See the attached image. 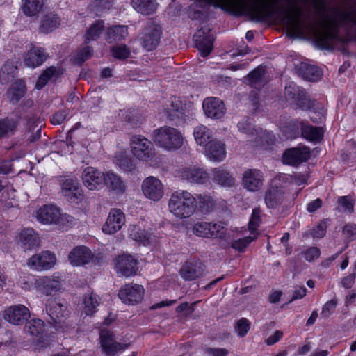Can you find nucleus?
Returning <instances> with one entry per match:
<instances>
[{
  "label": "nucleus",
  "instance_id": "obj_32",
  "mask_svg": "<svg viewBox=\"0 0 356 356\" xmlns=\"http://www.w3.org/2000/svg\"><path fill=\"white\" fill-rule=\"evenodd\" d=\"M62 193L68 200L74 201L81 196V190L76 179H65L62 184Z\"/></svg>",
  "mask_w": 356,
  "mask_h": 356
},
{
  "label": "nucleus",
  "instance_id": "obj_36",
  "mask_svg": "<svg viewBox=\"0 0 356 356\" xmlns=\"http://www.w3.org/2000/svg\"><path fill=\"white\" fill-rule=\"evenodd\" d=\"M129 35L128 26L124 25H115L106 31V40L109 43L122 41L124 40Z\"/></svg>",
  "mask_w": 356,
  "mask_h": 356
},
{
  "label": "nucleus",
  "instance_id": "obj_22",
  "mask_svg": "<svg viewBox=\"0 0 356 356\" xmlns=\"http://www.w3.org/2000/svg\"><path fill=\"white\" fill-rule=\"evenodd\" d=\"M205 115L211 118L219 119L225 113V106L222 100L217 97H207L202 104Z\"/></svg>",
  "mask_w": 356,
  "mask_h": 356
},
{
  "label": "nucleus",
  "instance_id": "obj_19",
  "mask_svg": "<svg viewBox=\"0 0 356 356\" xmlns=\"http://www.w3.org/2000/svg\"><path fill=\"white\" fill-rule=\"evenodd\" d=\"M56 258L54 253L44 251L40 254L32 256L28 261V265L37 270L51 269L56 264Z\"/></svg>",
  "mask_w": 356,
  "mask_h": 356
},
{
  "label": "nucleus",
  "instance_id": "obj_53",
  "mask_svg": "<svg viewBox=\"0 0 356 356\" xmlns=\"http://www.w3.org/2000/svg\"><path fill=\"white\" fill-rule=\"evenodd\" d=\"M257 237V235L249 236L244 237L243 238H239L238 240H235L232 243V248L238 250L239 252H242L244 249Z\"/></svg>",
  "mask_w": 356,
  "mask_h": 356
},
{
  "label": "nucleus",
  "instance_id": "obj_12",
  "mask_svg": "<svg viewBox=\"0 0 356 356\" xmlns=\"http://www.w3.org/2000/svg\"><path fill=\"white\" fill-rule=\"evenodd\" d=\"M195 47L203 57H207L213 50L214 36L209 27L199 29L194 35Z\"/></svg>",
  "mask_w": 356,
  "mask_h": 356
},
{
  "label": "nucleus",
  "instance_id": "obj_41",
  "mask_svg": "<svg viewBox=\"0 0 356 356\" xmlns=\"http://www.w3.org/2000/svg\"><path fill=\"white\" fill-rule=\"evenodd\" d=\"M212 179L223 186H232L235 184L234 177L226 170L220 168L213 170Z\"/></svg>",
  "mask_w": 356,
  "mask_h": 356
},
{
  "label": "nucleus",
  "instance_id": "obj_63",
  "mask_svg": "<svg viewBox=\"0 0 356 356\" xmlns=\"http://www.w3.org/2000/svg\"><path fill=\"white\" fill-rule=\"evenodd\" d=\"M343 234L350 241L356 238V225L350 223L344 226L343 228Z\"/></svg>",
  "mask_w": 356,
  "mask_h": 356
},
{
  "label": "nucleus",
  "instance_id": "obj_42",
  "mask_svg": "<svg viewBox=\"0 0 356 356\" xmlns=\"http://www.w3.org/2000/svg\"><path fill=\"white\" fill-rule=\"evenodd\" d=\"M265 70L259 66L249 73L247 76L248 83L255 88H260L265 84L264 81Z\"/></svg>",
  "mask_w": 356,
  "mask_h": 356
},
{
  "label": "nucleus",
  "instance_id": "obj_39",
  "mask_svg": "<svg viewBox=\"0 0 356 356\" xmlns=\"http://www.w3.org/2000/svg\"><path fill=\"white\" fill-rule=\"evenodd\" d=\"M24 330L26 333L38 337L40 340L43 337L44 323L40 319H32L26 323Z\"/></svg>",
  "mask_w": 356,
  "mask_h": 356
},
{
  "label": "nucleus",
  "instance_id": "obj_14",
  "mask_svg": "<svg viewBox=\"0 0 356 356\" xmlns=\"http://www.w3.org/2000/svg\"><path fill=\"white\" fill-rule=\"evenodd\" d=\"M144 288L138 284H129L121 288L118 293L120 299L125 304L135 305L141 302L144 295Z\"/></svg>",
  "mask_w": 356,
  "mask_h": 356
},
{
  "label": "nucleus",
  "instance_id": "obj_7",
  "mask_svg": "<svg viewBox=\"0 0 356 356\" xmlns=\"http://www.w3.org/2000/svg\"><path fill=\"white\" fill-rule=\"evenodd\" d=\"M193 105L184 102L179 97L172 96L163 105V115L172 121L186 120L193 115ZM179 123V122H178Z\"/></svg>",
  "mask_w": 356,
  "mask_h": 356
},
{
  "label": "nucleus",
  "instance_id": "obj_20",
  "mask_svg": "<svg viewBox=\"0 0 356 356\" xmlns=\"http://www.w3.org/2000/svg\"><path fill=\"white\" fill-rule=\"evenodd\" d=\"M104 173L93 167H87L82 172V181L89 190L94 191L103 185Z\"/></svg>",
  "mask_w": 356,
  "mask_h": 356
},
{
  "label": "nucleus",
  "instance_id": "obj_4",
  "mask_svg": "<svg viewBox=\"0 0 356 356\" xmlns=\"http://www.w3.org/2000/svg\"><path fill=\"white\" fill-rule=\"evenodd\" d=\"M130 148L134 156L139 161L149 163L154 167L161 163L154 144L147 138L140 135L133 136L130 139Z\"/></svg>",
  "mask_w": 356,
  "mask_h": 356
},
{
  "label": "nucleus",
  "instance_id": "obj_35",
  "mask_svg": "<svg viewBox=\"0 0 356 356\" xmlns=\"http://www.w3.org/2000/svg\"><path fill=\"white\" fill-rule=\"evenodd\" d=\"M302 136L311 142H318L323 136V130L321 127H314L303 122H300Z\"/></svg>",
  "mask_w": 356,
  "mask_h": 356
},
{
  "label": "nucleus",
  "instance_id": "obj_34",
  "mask_svg": "<svg viewBox=\"0 0 356 356\" xmlns=\"http://www.w3.org/2000/svg\"><path fill=\"white\" fill-rule=\"evenodd\" d=\"M297 70L300 76L309 81H316L322 75L321 70L318 67L305 63H302L297 66Z\"/></svg>",
  "mask_w": 356,
  "mask_h": 356
},
{
  "label": "nucleus",
  "instance_id": "obj_43",
  "mask_svg": "<svg viewBox=\"0 0 356 356\" xmlns=\"http://www.w3.org/2000/svg\"><path fill=\"white\" fill-rule=\"evenodd\" d=\"M18 125L15 119L6 118L0 120V138L13 135Z\"/></svg>",
  "mask_w": 356,
  "mask_h": 356
},
{
  "label": "nucleus",
  "instance_id": "obj_62",
  "mask_svg": "<svg viewBox=\"0 0 356 356\" xmlns=\"http://www.w3.org/2000/svg\"><path fill=\"white\" fill-rule=\"evenodd\" d=\"M238 130L249 135H253L256 130L254 129L252 124L247 120H241L237 124Z\"/></svg>",
  "mask_w": 356,
  "mask_h": 356
},
{
  "label": "nucleus",
  "instance_id": "obj_45",
  "mask_svg": "<svg viewBox=\"0 0 356 356\" xmlns=\"http://www.w3.org/2000/svg\"><path fill=\"white\" fill-rule=\"evenodd\" d=\"M104 29V22L98 20L92 24L86 31L85 35V43L88 44L92 40H95L101 35Z\"/></svg>",
  "mask_w": 356,
  "mask_h": 356
},
{
  "label": "nucleus",
  "instance_id": "obj_18",
  "mask_svg": "<svg viewBox=\"0 0 356 356\" xmlns=\"http://www.w3.org/2000/svg\"><path fill=\"white\" fill-rule=\"evenodd\" d=\"M30 317L29 309L24 305L10 306L3 312V318L13 325L24 323Z\"/></svg>",
  "mask_w": 356,
  "mask_h": 356
},
{
  "label": "nucleus",
  "instance_id": "obj_55",
  "mask_svg": "<svg viewBox=\"0 0 356 356\" xmlns=\"http://www.w3.org/2000/svg\"><path fill=\"white\" fill-rule=\"evenodd\" d=\"M302 90H300L295 84L290 83L285 87L284 95L288 100H291L294 102Z\"/></svg>",
  "mask_w": 356,
  "mask_h": 356
},
{
  "label": "nucleus",
  "instance_id": "obj_26",
  "mask_svg": "<svg viewBox=\"0 0 356 356\" xmlns=\"http://www.w3.org/2000/svg\"><path fill=\"white\" fill-rule=\"evenodd\" d=\"M204 265L200 261H186L180 270L181 276L186 280H193L203 275Z\"/></svg>",
  "mask_w": 356,
  "mask_h": 356
},
{
  "label": "nucleus",
  "instance_id": "obj_49",
  "mask_svg": "<svg viewBox=\"0 0 356 356\" xmlns=\"http://www.w3.org/2000/svg\"><path fill=\"white\" fill-rule=\"evenodd\" d=\"M116 163L124 170L131 171L134 168L131 159L126 152H120L116 155Z\"/></svg>",
  "mask_w": 356,
  "mask_h": 356
},
{
  "label": "nucleus",
  "instance_id": "obj_24",
  "mask_svg": "<svg viewBox=\"0 0 356 356\" xmlns=\"http://www.w3.org/2000/svg\"><path fill=\"white\" fill-rule=\"evenodd\" d=\"M179 177L189 183L203 184L208 180L207 173L200 168L184 167L178 170Z\"/></svg>",
  "mask_w": 356,
  "mask_h": 356
},
{
  "label": "nucleus",
  "instance_id": "obj_38",
  "mask_svg": "<svg viewBox=\"0 0 356 356\" xmlns=\"http://www.w3.org/2000/svg\"><path fill=\"white\" fill-rule=\"evenodd\" d=\"M155 0H132L133 8L143 15H150L156 9Z\"/></svg>",
  "mask_w": 356,
  "mask_h": 356
},
{
  "label": "nucleus",
  "instance_id": "obj_13",
  "mask_svg": "<svg viewBox=\"0 0 356 356\" xmlns=\"http://www.w3.org/2000/svg\"><path fill=\"white\" fill-rule=\"evenodd\" d=\"M161 31L159 25L148 22L141 37V44L147 51L154 49L160 42Z\"/></svg>",
  "mask_w": 356,
  "mask_h": 356
},
{
  "label": "nucleus",
  "instance_id": "obj_3",
  "mask_svg": "<svg viewBox=\"0 0 356 356\" xmlns=\"http://www.w3.org/2000/svg\"><path fill=\"white\" fill-rule=\"evenodd\" d=\"M168 209L177 218H189L196 210L195 197L185 190L176 191L169 198Z\"/></svg>",
  "mask_w": 356,
  "mask_h": 356
},
{
  "label": "nucleus",
  "instance_id": "obj_46",
  "mask_svg": "<svg viewBox=\"0 0 356 356\" xmlns=\"http://www.w3.org/2000/svg\"><path fill=\"white\" fill-rule=\"evenodd\" d=\"M43 4V0H24L22 11L27 16H34L40 11Z\"/></svg>",
  "mask_w": 356,
  "mask_h": 356
},
{
  "label": "nucleus",
  "instance_id": "obj_59",
  "mask_svg": "<svg viewBox=\"0 0 356 356\" xmlns=\"http://www.w3.org/2000/svg\"><path fill=\"white\" fill-rule=\"evenodd\" d=\"M339 206L342 208V210L346 212L352 213L353 211L354 203L351 198L348 196L341 197L339 200Z\"/></svg>",
  "mask_w": 356,
  "mask_h": 356
},
{
  "label": "nucleus",
  "instance_id": "obj_30",
  "mask_svg": "<svg viewBox=\"0 0 356 356\" xmlns=\"http://www.w3.org/2000/svg\"><path fill=\"white\" fill-rule=\"evenodd\" d=\"M104 182L109 190L116 194L123 193L126 190V186L122 178L113 172L108 171L104 173Z\"/></svg>",
  "mask_w": 356,
  "mask_h": 356
},
{
  "label": "nucleus",
  "instance_id": "obj_1",
  "mask_svg": "<svg viewBox=\"0 0 356 356\" xmlns=\"http://www.w3.org/2000/svg\"><path fill=\"white\" fill-rule=\"evenodd\" d=\"M312 1L316 14L321 17L320 20L308 22L310 15L307 13L304 16L305 20L301 21L302 8L289 1L291 3L285 12L284 23L293 35H299L307 31L313 34L323 47L330 48L337 38L340 26L348 23L356 24V0H343L341 8H335L332 17L324 15V0Z\"/></svg>",
  "mask_w": 356,
  "mask_h": 356
},
{
  "label": "nucleus",
  "instance_id": "obj_25",
  "mask_svg": "<svg viewBox=\"0 0 356 356\" xmlns=\"http://www.w3.org/2000/svg\"><path fill=\"white\" fill-rule=\"evenodd\" d=\"M93 257L91 250L86 246L74 248L68 255L70 262L74 266L88 264Z\"/></svg>",
  "mask_w": 356,
  "mask_h": 356
},
{
  "label": "nucleus",
  "instance_id": "obj_21",
  "mask_svg": "<svg viewBox=\"0 0 356 356\" xmlns=\"http://www.w3.org/2000/svg\"><path fill=\"white\" fill-rule=\"evenodd\" d=\"M125 222L124 213L119 209H112L109 212L106 222L103 225L104 233L112 234L119 231Z\"/></svg>",
  "mask_w": 356,
  "mask_h": 356
},
{
  "label": "nucleus",
  "instance_id": "obj_33",
  "mask_svg": "<svg viewBox=\"0 0 356 356\" xmlns=\"http://www.w3.org/2000/svg\"><path fill=\"white\" fill-rule=\"evenodd\" d=\"M19 241L24 250H31L39 244V237L33 229L26 228L21 231Z\"/></svg>",
  "mask_w": 356,
  "mask_h": 356
},
{
  "label": "nucleus",
  "instance_id": "obj_29",
  "mask_svg": "<svg viewBox=\"0 0 356 356\" xmlns=\"http://www.w3.org/2000/svg\"><path fill=\"white\" fill-rule=\"evenodd\" d=\"M60 22V17L57 14L49 13L42 17L38 30L40 33L48 34L58 29Z\"/></svg>",
  "mask_w": 356,
  "mask_h": 356
},
{
  "label": "nucleus",
  "instance_id": "obj_31",
  "mask_svg": "<svg viewBox=\"0 0 356 356\" xmlns=\"http://www.w3.org/2000/svg\"><path fill=\"white\" fill-rule=\"evenodd\" d=\"M284 190L282 186H271L266 193L265 203L268 208H277L284 200Z\"/></svg>",
  "mask_w": 356,
  "mask_h": 356
},
{
  "label": "nucleus",
  "instance_id": "obj_50",
  "mask_svg": "<svg viewBox=\"0 0 356 356\" xmlns=\"http://www.w3.org/2000/svg\"><path fill=\"white\" fill-rule=\"evenodd\" d=\"M57 69L56 67L51 66L48 67L43 73L39 76L35 88L37 89H42L47 85L50 79L56 74Z\"/></svg>",
  "mask_w": 356,
  "mask_h": 356
},
{
  "label": "nucleus",
  "instance_id": "obj_16",
  "mask_svg": "<svg viewBox=\"0 0 356 356\" xmlns=\"http://www.w3.org/2000/svg\"><path fill=\"white\" fill-rule=\"evenodd\" d=\"M311 156L309 148L305 145L286 149L283 154L284 163L290 165H298L307 161Z\"/></svg>",
  "mask_w": 356,
  "mask_h": 356
},
{
  "label": "nucleus",
  "instance_id": "obj_15",
  "mask_svg": "<svg viewBox=\"0 0 356 356\" xmlns=\"http://www.w3.org/2000/svg\"><path fill=\"white\" fill-rule=\"evenodd\" d=\"M35 284L43 294L51 296L63 289V280L56 275L41 277L36 280Z\"/></svg>",
  "mask_w": 356,
  "mask_h": 356
},
{
  "label": "nucleus",
  "instance_id": "obj_37",
  "mask_svg": "<svg viewBox=\"0 0 356 356\" xmlns=\"http://www.w3.org/2000/svg\"><path fill=\"white\" fill-rule=\"evenodd\" d=\"M193 136L196 143L204 147H206L208 142L213 140L211 130L202 124L194 128Z\"/></svg>",
  "mask_w": 356,
  "mask_h": 356
},
{
  "label": "nucleus",
  "instance_id": "obj_54",
  "mask_svg": "<svg viewBox=\"0 0 356 356\" xmlns=\"http://www.w3.org/2000/svg\"><path fill=\"white\" fill-rule=\"evenodd\" d=\"M92 55V49L89 46H86L81 49L76 56L74 57V62L79 65L82 64L85 60L90 58Z\"/></svg>",
  "mask_w": 356,
  "mask_h": 356
},
{
  "label": "nucleus",
  "instance_id": "obj_61",
  "mask_svg": "<svg viewBox=\"0 0 356 356\" xmlns=\"http://www.w3.org/2000/svg\"><path fill=\"white\" fill-rule=\"evenodd\" d=\"M327 222L326 220L321 221L316 227L312 230V234L314 238H321L323 237L326 233Z\"/></svg>",
  "mask_w": 356,
  "mask_h": 356
},
{
  "label": "nucleus",
  "instance_id": "obj_52",
  "mask_svg": "<svg viewBox=\"0 0 356 356\" xmlns=\"http://www.w3.org/2000/svg\"><path fill=\"white\" fill-rule=\"evenodd\" d=\"M296 105L302 110H307L312 108L314 106L315 102H312L306 92L302 91L297 96L296 99L294 101Z\"/></svg>",
  "mask_w": 356,
  "mask_h": 356
},
{
  "label": "nucleus",
  "instance_id": "obj_6",
  "mask_svg": "<svg viewBox=\"0 0 356 356\" xmlns=\"http://www.w3.org/2000/svg\"><path fill=\"white\" fill-rule=\"evenodd\" d=\"M46 309L51 323L56 330L65 331L70 326L67 321L70 315L67 305L60 300L50 298L46 304Z\"/></svg>",
  "mask_w": 356,
  "mask_h": 356
},
{
  "label": "nucleus",
  "instance_id": "obj_17",
  "mask_svg": "<svg viewBox=\"0 0 356 356\" xmlns=\"http://www.w3.org/2000/svg\"><path fill=\"white\" fill-rule=\"evenodd\" d=\"M115 270L124 277H131L136 275L138 270V261L131 254H122L115 259Z\"/></svg>",
  "mask_w": 356,
  "mask_h": 356
},
{
  "label": "nucleus",
  "instance_id": "obj_48",
  "mask_svg": "<svg viewBox=\"0 0 356 356\" xmlns=\"http://www.w3.org/2000/svg\"><path fill=\"white\" fill-rule=\"evenodd\" d=\"M83 304L85 314L92 315L99 305L98 296L92 293L85 296Z\"/></svg>",
  "mask_w": 356,
  "mask_h": 356
},
{
  "label": "nucleus",
  "instance_id": "obj_2",
  "mask_svg": "<svg viewBox=\"0 0 356 356\" xmlns=\"http://www.w3.org/2000/svg\"><path fill=\"white\" fill-rule=\"evenodd\" d=\"M208 3L227 4L238 14L246 13L257 21H262L273 13L280 12L275 5L278 0H252L250 3L247 0H203Z\"/></svg>",
  "mask_w": 356,
  "mask_h": 356
},
{
  "label": "nucleus",
  "instance_id": "obj_60",
  "mask_svg": "<svg viewBox=\"0 0 356 356\" xmlns=\"http://www.w3.org/2000/svg\"><path fill=\"white\" fill-rule=\"evenodd\" d=\"M302 254L306 261L311 262L319 257L321 251L319 248L316 247H311L304 251Z\"/></svg>",
  "mask_w": 356,
  "mask_h": 356
},
{
  "label": "nucleus",
  "instance_id": "obj_56",
  "mask_svg": "<svg viewBox=\"0 0 356 356\" xmlns=\"http://www.w3.org/2000/svg\"><path fill=\"white\" fill-rule=\"evenodd\" d=\"M250 328V323L246 318H241L236 323V327H235L238 335L241 337H243L248 333Z\"/></svg>",
  "mask_w": 356,
  "mask_h": 356
},
{
  "label": "nucleus",
  "instance_id": "obj_28",
  "mask_svg": "<svg viewBox=\"0 0 356 356\" xmlns=\"http://www.w3.org/2000/svg\"><path fill=\"white\" fill-rule=\"evenodd\" d=\"M205 154L211 161H221L226 156L225 144L216 139L211 140L205 147Z\"/></svg>",
  "mask_w": 356,
  "mask_h": 356
},
{
  "label": "nucleus",
  "instance_id": "obj_27",
  "mask_svg": "<svg viewBox=\"0 0 356 356\" xmlns=\"http://www.w3.org/2000/svg\"><path fill=\"white\" fill-rule=\"evenodd\" d=\"M47 58V54L43 48L33 47L26 54L24 63L26 67L35 68L42 65Z\"/></svg>",
  "mask_w": 356,
  "mask_h": 356
},
{
  "label": "nucleus",
  "instance_id": "obj_10",
  "mask_svg": "<svg viewBox=\"0 0 356 356\" xmlns=\"http://www.w3.org/2000/svg\"><path fill=\"white\" fill-rule=\"evenodd\" d=\"M141 190L146 198L154 202L159 201L164 195L163 183L154 176H149L143 181Z\"/></svg>",
  "mask_w": 356,
  "mask_h": 356
},
{
  "label": "nucleus",
  "instance_id": "obj_5",
  "mask_svg": "<svg viewBox=\"0 0 356 356\" xmlns=\"http://www.w3.org/2000/svg\"><path fill=\"white\" fill-rule=\"evenodd\" d=\"M154 140L159 147L167 151H175L184 143L181 131L172 127L163 126L154 131Z\"/></svg>",
  "mask_w": 356,
  "mask_h": 356
},
{
  "label": "nucleus",
  "instance_id": "obj_44",
  "mask_svg": "<svg viewBox=\"0 0 356 356\" xmlns=\"http://www.w3.org/2000/svg\"><path fill=\"white\" fill-rule=\"evenodd\" d=\"M196 199V208L199 207L202 213H209L215 207V201L213 198L206 194H199L195 197Z\"/></svg>",
  "mask_w": 356,
  "mask_h": 356
},
{
  "label": "nucleus",
  "instance_id": "obj_8",
  "mask_svg": "<svg viewBox=\"0 0 356 356\" xmlns=\"http://www.w3.org/2000/svg\"><path fill=\"white\" fill-rule=\"evenodd\" d=\"M39 222L43 224L73 225L74 218L66 214H61L60 210L54 205H44L40 207L36 215Z\"/></svg>",
  "mask_w": 356,
  "mask_h": 356
},
{
  "label": "nucleus",
  "instance_id": "obj_40",
  "mask_svg": "<svg viewBox=\"0 0 356 356\" xmlns=\"http://www.w3.org/2000/svg\"><path fill=\"white\" fill-rule=\"evenodd\" d=\"M26 91L25 84L19 81L12 85L7 92V96L13 104H17L24 96Z\"/></svg>",
  "mask_w": 356,
  "mask_h": 356
},
{
  "label": "nucleus",
  "instance_id": "obj_9",
  "mask_svg": "<svg viewBox=\"0 0 356 356\" xmlns=\"http://www.w3.org/2000/svg\"><path fill=\"white\" fill-rule=\"evenodd\" d=\"M193 233L202 238H222L226 229L222 222L198 221L193 225Z\"/></svg>",
  "mask_w": 356,
  "mask_h": 356
},
{
  "label": "nucleus",
  "instance_id": "obj_11",
  "mask_svg": "<svg viewBox=\"0 0 356 356\" xmlns=\"http://www.w3.org/2000/svg\"><path fill=\"white\" fill-rule=\"evenodd\" d=\"M100 345L102 353L106 356H115L121 350L127 348V345L117 342L113 332L102 330L99 333Z\"/></svg>",
  "mask_w": 356,
  "mask_h": 356
},
{
  "label": "nucleus",
  "instance_id": "obj_64",
  "mask_svg": "<svg viewBox=\"0 0 356 356\" xmlns=\"http://www.w3.org/2000/svg\"><path fill=\"white\" fill-rule=\"evenodd\" d=\"M67 115L66 111H59L53 115L51 122L53 124L58 125L62 124Z\"/></svg>",
  "mask_w": 356,
  "mask_h": 356
},
{
  "label": "nucleus",
  "instance_id": "obj_47",
  "mask_svg": "<svg viewBox=\"0 0 356 356\" xmlns=\"http://www.w3.org/2000/svg\"><path fill=\"white\" fill-rule=\"evenodd\" d=\"M129 236L134 241L149 243L151 234L147 231L142 229L140 227L134 225L129 228Z\"/></svg>",
  "mask_w": 356,
  "mask_h": 356
},
{
  "label": "nucleus",
  "instance_id": "obj_51",
  "mask_svg": "<svg viewBox=\"0 0 356 356\" xmlns=\"http://www.w3.org/2000/svg\"><path fill=\"white\" fill-rule=\"evenodd\" d=\"M261 221V210L259 208H255L252 211L248 225L251 234L256 235L254 232L259 227Z\"/></svg>",
  "mask_w": 356,
  "mask_h": 356
},
{
  "label": "nucleus",
  "instance_id": "obj_23",
  "mask_svg": "<svg viewBox=\"0 0 356 356\" xmlns=\"http://www.w3.org/2000/svg\"><path fill=\"white\" fill-rule=\"evenodd\" d=\"M264 175L257 169H248L243 175V184L250 191H257L263 186Z\"/></svg>",
  "mask_w": 356,
  "mask_h": 356
},
{
  "label": "nucleus",
  "instance_id": "obj_58",
  "mask_svg": "<svg viewBox=\"0 0 356 356\" xmlns=\"http://www.w3.org/2000/svg\"><path fill=\"white\" fill-rule=\"evenodd\" d=\"M336 306L337 301L334 300H330L326 302L323 306L321 316L323 318H328L334 312Z\"/></svg>",
  "mask_w": 356,
  "mask_h": 356
},
{
  "label": "nucleus",
  "instance_id": "obj_57",
  "mask_svg": "<svg viewBox=\"0 0 356 356\" xmlns=\"http://www.w3.org/2000/svg\"><path fill=\"white\" fill-rule=\"evenodd\" d=\"M111 52H112V55L115 58H120V59L126 58L130 54L129 49H128V47L126 45L113 47L111 49Z\"/></svg>",
  "mask_w": 356,
  "mask_h": 356
}]
</instances>
